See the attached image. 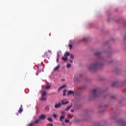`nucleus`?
<instances>
[{"instance_id":"f257e3e1","label":"nucleus","mask_w":126,"mask_h":126,"mask_svg":"<svg viewBox=\"0 0 126 126\" xmlns=\"http://www.w3.org/2000/svg\"><path fill=\"white\" fill-rule=\"evenodd\" d=\"M88 69H89L90 71L95 70V63L91 64V65L88 67Z\"/></svg>"},{"instance_id":"f03ea898","label":"nucleus","mask_w":126,"mask_h":126,"mask_svg":"<svg viewBox=\"0 0 126 126\" xmlns=\"http://www.w3.org/2000/svg\"><path fill=\"white\" fill-rule=\"evenodd\" d=\"M61 103L62 105H66L69 103V101L67 99H64L61 101Z\"/></svg>"},{"instance_id":"7ed1b4c3","label":"nucleus","mask_w":126,"mask_h":126,"mask_svg":"<svg viewBox=\"0 0 126 126\" xmlns=\"http://www.w3.org/2000/svg\"><path fill=\"white\" fill-rule=\"evenodd\" d=\"M90 96L92 98H94L95 97V89H94L90 92Z\"/></svg>"},{"instance_id":"20e7f679","label":"nucleus","mask_w":126,"mask_h":126,"mask_svg":"<svg viewBox=\"0 0 126 126\" xmlns=\"http://www.w3.org/2000/svg\"><path fill=\"white\" fill-rule=\"evenodd\" d=\"M61 106H62V103L59 102V103H57L55 105L54 108H55V109H58V108H60Z\"/></svg>"},{"instance_id":"39448f33","label":"nucleus","mask_w":126,"mask_h":126,"mask_svg":"<svg viewBox=\"0 0 126 126\" xmlns=\"http://www.w3.org/2000/svg\"><path fill=\"white\" fill-rule=\"evenodd\" d=\"M65 87H66V85H64L61 87H60L58 90V92H61V90L63 89V88H64Z\"/></svg>"},{"instance_id":"423d86ee","label":"nucleus","mask_w":126,"mask_h":126,"mask_svg":"<svg viewBox=\"0 0 126 126\" xmlns=\"http://www.w3.org/2000/svg\"><path fill=\"white\" fill-rule=\"evenodd\" d=\"M39 120H45L46 116L44 114H42L39 117Z\"/></svg>"},{"instance_id":"0eeeda50","label":"nucleus","mask_w":126,"mask_h":126,"mask_svg":"<svg viewBox=\"0 0 126 126\" xmlns=\"http://www.w3.org/2000/svg\"><path fill=\"white\" fill-rule=\"evenodd\" d=\"M73 104H71L70 105H69L67 107H66L64 111H68V110H69V109H70V108H71V107H72Z\"/></svg>"},{"instance_id":"6e6552de","label":"nucleus","mask_w":126,"mask_h":126,"mask_svg":"<svg viewBox=\"0 0 126 126\" xmlns=\"http://www.w3.org/2000/svg\"><path fill=\"white\" fill-rule=\"evenodd\" d=\"M40 118L38 119H35V120L34 121H32V122L34 124H38L39 123V122L40 121Z\"/></svg>"},{"instance_id":"1a4fd4ad","label":"nucleus","mask_w":126,"mask_h":126,"mask_svg":"<svg viewBox=\"0 0 126 126\" xmlns=\"http://www.w3.org/2000/svg\"><path fill=\"white\" fill-rule=\"evenodd\" d=\"M73 94H74V92L73 91H69L67 95H73Z\"/></svg>"},{"instance_id":"9d476101","label":"nucleus","mask_w":126,"mask_h":126,"mask_svg":"<svg viewBox=\"0 0 126 126\" xmlns=\"http://www.w3.org/2000/svg\"><path fill=\"white\" fill-rule=\"evenodd\" d=\"M64 119V116H61L60 117V122H62V123H63V119Z\"/></svg>"},{"instance_id":"9b49d317","label":"nucleus","mask_w":126,"mask_h":126,"mask_svg":"<svg viewBox=\"0 0 126 126\" xmlns=\"http://www.w3.org/2000/svg\"><path fill=\"white\" fill-rule=\"evenodd\" d=\"M62 61H63V62H66V61H67V60H68V59L67 58V57H65L64 56L62 58Z\"/></svg>"},{"instance_id":"f8f14e48","label":"nucleus","mask_w":126,"mask_h":126,"mask_svg":"<svg viewBox=\"0 0 126 126\" xmlns=\"http://www.w3.org/2000/svg\"><path fill=\"white\" fill-rule=\"evenodd\" d=\"M46 95H47V92H46L45 91L42 92V93H41V96L42 97H45Z\"/></svg>"},{"instance_id":"ddd939ff","label":"nucleus","mask_w":126,"mask_h":126,"mask_svg":"<svg viewBox=\"0 0 126 126\" xmlns=\"http://www.w3.org/2000/svg\"><path fill=\"white\" fill-rule=\"evenodd\" d=\"M69 55H70V53H69V52H66L65 53V54H64V57L67 58V57H68V56H69Z\"/></svg>"},{"instance_id":"4468645a","label":"nucleus","mask_w":126,"mask_h":126,"mask_svg":"<svg viewBox=\"0 0 126 126\" xmlns=\"http://www.w3.org/2000/svg\"><path fill=\"white\" fill-rule=\"evenodd\" d=\"M22 111H23V110L22 109V105H21V107L20 108V109L18 111V113L19 114H21L22 113Z\"/></svg>"},{"instance_id":"2eb2a0df","label":"nucleus","mask_w":126,"mask_h":126,"mask_svg":"<svg viewBox=\"0 0 126 126\" xmlns=\"http://www.w3.org/2000/svg\"><path fill=\"white\" fill-rule=\"evenodd\" d=\"M59 68H60L59 65H58V66H57L56 67H55V68L54 69V71L58 70V69H59Z\"/></svg>"},{"instance_id":"dca6fc26","label":"nucleus","mask_w":126,"mask_h":126,"mask_svg":"<svg viewBox=\"0 0 126 126\" xmlns=\"http://www.w3.org/2000/svg\"><path fill=\"white\" fill-rule=\"evenodd\" d=\"M40 100L41 101H46V100H47L46 98L44 97V96H41V98H40Z\"/></svg>"},{"instance_id":"f3484780","label":"nucleus","mask_w":126,"mask_h":126,"mask_svg":"<svg viewBox=\"0 0 126 126\" xmlns=\"http://www.w3.org/2000/svg\"><path fill=\"white\" fill-rule=\"evenodd\" d=\"M47 120L49 121V122H50V123H53V120L50 117H48L47 118Z\"/></svg>"},{"instance_id":"a211bd4d","label":"nucleus","mask_w":126,"mask_h":126,"mask_svg":"<svg viewBox=\"0 0 126 126\" xmlns=\"http://www.w3.org/2000/svg\"><path fill=\"white\" fill-rule=\"evenodd\" d=\"M51 86L50 85H46L45 86V89H50Z\"/></svg>"},{"instance_id":"6ab92c4d","label":"nucleus","mask_w":126,"mask_h":126,"mask_svg":"<svg viewBox=\"0 0 126 126\" xmlns=\"http://www.w3.org/2000/svg\"><path fill=\"white\" fill-rule=\"evenodd\" d=\"M66 93V90H64L63 91V96H65V94Z\"/></svg>"},{"instance_id":"aec40b11","label":"nucleus","mask_w":126,"mask_h":126,"mask_svg":"<svg viewBox=\"0 0 126 126\" xmlns=\"http://www.w3.org/2000/svg\"><path fill=\"white\" fill-rule=\"evenodd\" d=\"M68 118H69V119H71L72 118H73V115H71V114H69L68 115Z\"/></svg>"},{"instance_id":"412c9836","label":"nucleus","mask_w":126,"mask_h":126,"mask_svg":"<svg viewBox=\"0 0 126 126\" xmlns=\"http://www.w3.org/2000/svg\"><path fill=\"white\" fill-rule=\"evenodd\" d=\"M83 41H84V42H87V41H88V39L87 38H83Z\"/></svg>"},{"instance_id":"4be33fe9","label":"nucleus","mask_w":126,"mask_h":126,"mask_svg":"<svg viewBox=\"0 0 126 126\" xmlns=\"http://www.w3.org/2000/svg\"><path fill=\"white\" fill-rule=\"evenodd\" d=\"M29 126H34V123L31 122L29 125Z\"/></svg>"},{"instance_id":"5701e85b","label":"nucleus","mask_w":126,"mask_h":126,"mask_svg":"<svg viewBox=\"0 0 126 126\" xmlns=\"http://www.w3.org/2000/svg\"><path fill=\"white\" fill-rule=\"evenodd\" d=\"M58 116V115H57L56 114H53V118H55V119H57V117Z\"/></svg>"},{"instance_id":"b1692460","label":"nucleus","mask_w":126,"mask_h":126,"mask_svg":"<svg viewBox=\"0 0 126 126\" xmlns=\"http://www.w3.org/2000/svg\"><path fill=\"white\" fill-rule=\"evenodd\" d=\"M69 48L70 50H71L72 49V45L71 44H69Z\"/></svg>"},{"instance_id":"393cba45","label":"nucleus","mask_w":126,"mask_h":126,"mask_svg":"<svg viewBox=\"0 0 126 126\" xmlns=\"http://www.w3.org/2000/svg\"><path fill=\"white\" fill-rule=\"evenodd\" d=\"M70 57L71 59H74V56L72 54H70Z\"/></svg>"},{"instance_id":"a878e982","label":"nucleus","mask_w":126,"mask_h":126,"mask_svg":"<svg viewBox=\"0 0 126 126\" xmlns=\"http://www.w3.org/2000/svg\"><path fill=\"white\" fill-rule=\"evenodd\" d=\"M65 112H64V111H62L61 112V114H62V116H64V113H65Z\"/></svg>"},{"instance_id":"bb28decb","label":"nucleus","mask_w":126,"mask_h":126,"mask_svg":"<svg viewBox=\"0 0 126 126\" xmlns=\"http://www.w3.org/2000/svg\"><path fill=\"white\" fill-rule=\"evenodd\" d=\"M71 66V65L70 64H68L67 65V67L68 68H69V67H70Z\"/></svg>"},{"instance_id":"cd10ccee","label":"nucleus","mask_w":126,"mask_h":126,"mask_svg":"<svg viewBox=\"0 0 126 126\" xmlns=\"http://www.w3.org/2000/svg\"><path fill=\"white\" fill-rule=\"evenodd\" d=\"M69 122V120H68L67 119L65 120V123H68Z\"/></svg>"},{"instance_id":"c85d7f7f","label":"nucleus","mask_w":126,"mask_h":126,"mask_svg":"<svg viewBox=\"0 0 126 126\" xmlns=\"http://www.w3.org/2000/svg\"><path fill=\"white\" fill-rule=\"evenodd\" d=\"M57 58H60V53H57Z\"/></svg>"},{"instance_id":"c756f323","label":"nucleus","mask_w":126,"mask_h":126,"mask_svg":"<svg viewBox=\"0 0 126 126\" xmlns=\"http://www.w3.org/2000/svg\"><path fill=\"white\" fill-rule=\"evenodd\" d=\"M49 125L50 126H54V125H53L52 123H50Z\"/></svg>"},{"instance_id":"7c9ffc66","label":"nucleus","mask_w":126,"mask_h":126,"mask_svg":"<svg viewBox=\"0 0 126 126\" xmlns=\"http://www.w3.org/2000/svg\"><path fill=\"white\" fill-rule=\"evenodd\" d=\"M59 58L58 57H57V63H59Z\"/></svg>"},{"instance_id":"2f4dec72","label":"nucleus","mask_w":126,"mask_h":126,"mask_svg":"<svg viewBox=\"0 0 126 126\" xmlns=\"http://www.w3.org/2000/svg\"><path fill=\"white\" fill-rule=\"evenodd\" d=\"M73 112H74V110H73V109H71V112L73 113Z\"/></svg>"},{"instance_id":"473e14b6","label":"nucleus","mask_w":126,"mask_h":126,"mask_svg":"<svg viewBox=\"0 0 126 126\" xmlns=\"http://www.w3.org/2000/svg\"><path fill=\"white\" fill-rule=\"evenodd\" d=\"M69 62H70V63H73V61H72L71 60H69Z\"/></svg>"},{"instance_id":"72a5a7b5","label":"nucleus","mask_w":126,"mask_h":126,"mask_svg":"<svg viewBox=\"0 0 126 126\" xmlns=\"http://www.w3.org/2000/svg\"><path fill=\"white\" fill-rule=\"evenodd\" d=\"M80 76L81 77H82V74L80 75Z\"/></svg>"},{"instance_id":"f704fd0d","label":"nucleus","mask_w":126,"mask_h":126,"mask_svg":"<svg viewBox=\"0 0 126 126\" xmlns=\"http://www.w3.org/2000/svg\"><path fill=\"white\" fill-rule=\"evenodd\" d=\"M95 69H96V68L97 67V66H96V63H95Z\"/></svg>"},{"instance_id":"c9c22d12","label":"nucleus","mask_w":126,"mask_h":126,"mask_svg":"<svg viewBox=\"0 0 126 126\" xmlns=\"http://www.w3.org/2000/svg\"><path fill=\"white\" fill-rule=\"evenodd\" d=\"M48 52H49V53H51V51H50V50L48 51Z\"/></svg>"},{"instance_id":"e433bc0d","label":"nucleus","mask_w":126,"mask_h":126,"mask_svg":"<svg viewBox=\"0 0 126 126\" xmlns=\"http://www.w3.org/2000/svg\"><path fill=\"white\" fill-rule=\"evenodd\" d=\"M36 75H38V73H36Z\"/></svg>"},{"instance_id":"4c0bfd02","label":"nucleus","mask_w":126,"mask_h":126,"mask_svg":"<svg viewBox=\"0 0 126 126\" xmlns=\"http://www.w3.org/2000/svg\"><path fill=\"white\" fill-rule=\"evenodd\" d=\"M63 125H64V124H63Z\"/></svg>"},{"instance_id":"58836bf2","label":"nucleus","mask_w":126,"mask_h":126,"mask_svg":"<svg viewBox=\"0 0 126 126\" xmlns=\"http://www.w3.org/2000/svg\"><path fill=\"white\" fill-rule=\"evenodd\" d=\"M95 93H96V90H95Z\"/></svg>"},{"instance_id":"ea45409f","label":"nucleus","mask_w":126,"mask_h":126,"mask_svg":"<svg viewBox=\"0 0 126 126\" xmlns=\"http://www.w3.org/2000/svg\"><path fill=\"white\" fill-rule=\"evenodd\" d=\"M18 116V114H17Z\"/></svg>"}]
</instances>
